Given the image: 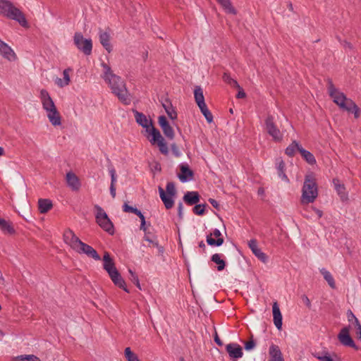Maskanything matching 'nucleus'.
I'll use <instances>...</instances> for the list:
<instances>
[{
  "instance_id": "obj_3",
  "label": "nucleus",
  "mask_w": 361,
  "mask_h": 361,
  "mask_svg": "<svg viewBox=\"0 0 361 361\" xmlns=\"http://www.w3.org/2000/svg\"><path fill=\"white\" fill-rule=\"evenodd\" d=\"M0 15L18 22L23 27L27 25L23 12L10 1L0 0Z\"/></svg>"
},
{
  "instance_id": "obj_45",
  "label": "nucleus",
  "mask_w": 361,
  "mask_h": 361,
  "mask_svg": "<svg viewBox=\"0 0 361 361\" xmlns=\"http://www.w3.org/2000/svg\"><path fill=\"white\" fill-rule=\"evenodd\" d=\"M223 79L226 82L228 83L231 86L240 88V85H238V82L235 80L231 78L229 75L224 73Z\"/></svg>"
},
{
  "instance_id": "obj_51",
  "label": "nucleus",
  "mask_w": 361,
  "mask_h": 361,
  "mask_svg": "<svg viewBox=\"0 0 361 361\" xmlns=\"http://www.w3.org/2000/svg\"><path fill=\"white\" fill-rule=\"evenodd\" d=\"M123 210L125 212H131V213H133L135 214H136L137 213V212L139 211L137 208L133 207L131 206H129L127 203H125L123 204Z\"/></svg>"
},
{
  "instance_id": "obj_38",
  "label": "nucleus",
  "mask_w": 361,
  "mask_h": 361,
  "mask_svg": "<svg viewBox=\"0 0 361 361\" xmlns=\"http://www.w3.org/2000/svg\"><path fill=\"white\" fill-rule=\"evenodd\" d=\"M276 169H277V171H278L279 176L282 180L288 181V177L285 174V163H284V161L282 159H278L276 160Z\"/></svg>"
},
{
  "instance_id": "obj_61",
  "label": "nucleus",
  "mask_w": 361,
  "mask_h": 361,
  "mask_svg": "<svg viewBox=\"0 0 361 361\" xmlns=\"http://www.w3.org/2000/svg\"><path fill=\"white\" fill-rule=\"evenodd\" d=\"M214 341L216 342V343L219 345V346H221L223 345V343L221 342V341L220 340V338H219L217 334H215V336H214Z\"/></svg>"
},
{
  "instance_id": "obj_54",
  "label": "nucleus",
  "mask_w": 361,
  "mask_h": 361,
  "mask_svg": "<svg viewBox=\"0 0 361 361\" xmlns=\"http://www.w3.org/2000/svg\"><path fill=\"white\" fill-rule=\"evenodd\" d=\"M314 356L320 361H334L327 353H325L324 355L317 354Z\"/></svg>"
},
{
  "instance_id": "obj_57",
  "label": "nucleus",
  "mask_w": 361,
  "mask_h": 361,
  "mask_svg": "<svg viewBox=\"0 0 361 361\" xmlns=\"http://www.w3.org/2000/svg\"><path fill=\"white\" fill-rule=\"evenodd\" d=\"M301 299H302V301L303 302V303H305L307 307H311V302L307 295H303L301 297Z\"/></svg>"
},
{
  "instance_id": "obj_30",
  "label": "nucleus",
  "mask_w": 361,
  "mask_h": 361,
  "mask_svg": "<svg viewBox=\"0 0 361 361\" xmlns=\"http://www.w3.org/2000/svg\"><path fill=\"white\" fill-rule=\"evenodd\" d=\"M110 36L109 34L106 32H102L100 30L99 32V41L102 46L105 48V49L110 52L112 49V47L109 42Z\"/></svg>"
},
{
  "instance_id": "obj_29",
  "label": "nucleus",
  "mask_w": 361,
  "mask_h": 361,
  "mask_svg": "<svg viewBox=\"0 0 361 361\" xmlns=\"http://www.w3.org/2000/svg\"><path fill=\"white\" fill-rule=\"evenodd\" d=\"M333 183L334 188L343 201H345L348 199V194L345 192V188L343 184H341L338 179H334Z\"/></svg>"
},
{
  "instance_id": "obj_10",
  "label": "nucleus",
  "mask_w": 361,
  "mask_h": 361,
  "mask_svg": "<svg viewBox=\"0 0 361 361\" xmlns=\"http://www.w3.org/2000/svg\"><path fill=\"white\" fill-rule=\"evenodd\" d=\"M149 137H151L150 138L148 137L149 139V142L152 145L157 144L161 154L164 155L169 154V148L167 144L159 130H154V133H152Z\"/></svg>"
},
{
  "instance_id": "obj_39",
  "label": "nucleus",
  "mask_w": 361,
  "mask_h": 361,
  "mask_svg": "<svg viewBox=\"0 0 361 361\" xmlns=\"http://www.w3.org/2000/svg\"><path fill=\"white\" fill-rule=\"evenodd\" d=\"M0 229L6 233L13 234L15 232L11 223L4 219L0 218Z\"/></svg>"
},
{
  "instance_id": "obj_17",
  "label": "nucleus",
  "mask_w": 361,
  "mask_h": 361,
  "mask_svg": "<svg viewBox=\"0 0 361 361\" xmlns=\"http://www.w3.org/2000/svg\"><path fill=\"white\" fill-rule=\"evenodd\" d=\"M66 180L68 186L73 191H78L81 187V183L78 177L72 171H69L66 175Z\"/></svg>"
},
{
  "instance_id": "obj_4",
  "label": "nucleus",
  "mask_w": 361,
  "mask_h": 361,
  "mask_svg": "<svg viewBox=\"0 0 361 361\" xmlns=\"http://www.w3.org/2000/svg\"><path fill=\"white\" fill-rule=\"evenodd\" d=\"M318 195L316 180L312 174L305 176L302 189L301 202L302 204L312 203Z\"/></svg>"
},
{
  "instance_id": "obj_21",
  "label": "nucleus",
  "mask_w": 361,
  "mask_h": 361,
  "mask_svg": "<svg viewBox=\"0 0 361 361\" xmlns=\"http://www.w3.org/2000/svg\"><path fill=\"white\" fill-rule=\"evenodd\" d=\"M72 71L70 68L65 69L63 71V78H56L54 80L55 84L61 88L68 86L71 82L70 73Z\"/></svg>"
},
{
  "instance_id": "obj_53",
  "label": "nucleus",
  "mask_w": 361,
  "mask_h": 361,
  "mask_svg": "<svg viewBox=\"0 0 361 361\" xmlns=\"http://www.w3.org/2000/svg\"><path fill=\"white\" fill-rule=\"evenodd\" d=\"M314 356L320 361H334L327 353H325L324 355L317 354Z\"/></svg>"
},
{
  "instance_id": "obj_5",
  "label": "nucleus",
  "mask_w": 361,
  "mask_h": 361,
  "mask_svg": "<svg viewBox=\"0 0 361 361\" xmlns=\"http://www.w3.org/2000/svg\"><path fill=\"white\" fill-rule=\"evenodd\" d=\"M94 209L96 210V221L98 224V225L105 231L108 232L109 234H113L114 226L112 222L108 217L107 214L100 206L97 204L94 205Z\"/></svg>"
},
{
  "instance_id": "obj_47",
  "label": "nucleus",
  "mask_w": 361,
  "mask_h": 361,
  "mask_svg": "<svg viewBox=\"0 0 361 361\" xmlns=\"http://www.w3.org/2000/svg\"><path fill=\"white\" fill-rule=\"evenodd\" d=\"M144 240L149 242V243L152 244L154 246H156L159 247L160 251H162V247L159 246L158 242L153 238H151L149 235L148 233H146L145 234V236L143 237Z\"/></svg>"
},
{
  "instance_id": "obj_63",
  "label": "nucleus",
  "mask_w": 361,
  "mask_h": 361,
  "mask_svg": "<svg viewBox=\"0 0 361 361\" xmlns=\"http://www.w3.org/2000/svg\"><path fill=\"white\" fill-rule=\"evenodd\" d=\"M171 148L174 152V154L176 155V156H179V152H178V149L176 147V145L175 144L172 145H171Z\"/></svg>"
},
{
  "instance_id": "obj_26",
  "label": "nucleus",
  "mask_w": 361,
  "mask_h": 361,
  "mask_svg": "<svg viewBox=\"0 0 361 361\" xmlns=\"http://www.w3.org/2000/svg\"><path fill=\"white\" fill-rule=\"evenodd\" d=\"M113 283L118 287L123 288L126 292L128 293V290L126 286V283L118 271H114L111 275H109Z\"/></svg>"
},
{
  "instance_id": "obj_36",
  "label": "nucleus",
  "mask_w": 361,
  "mask_h": 361,
  "mask_svg": "<svg viewBox=\"0 0 361 361\" xmlns=\"http://www.w3.org/2000/svg\"><path fill=\"white\" fill-rule=\"evenodd\" d=\"M302 147L296 141H293L292 143L287 147L286 149V154L289 157H293L295 155L296 152H300V149Z\"/></svg>"
},
{
  "instance_id": "obj_52",
  "label": "nucleus",
  "mask_w": 361,
  "mask_h": 361,
  "mask_svg": "<svg viewBox=\"0 0 361 361\" xmlns=\"http://www.w3.org/2000/svg\"><path fill=\"white\" fill-rule=\"evenodd\" d=\"M256 346V343L252 338L245 343V349L247 351L253 350Z\"/></svg>"
},
{
  "instance_id": "obj_18",
  "label": "nucleus",
  "mask_w": 361,
  "mask_h": 361,
  "mask_svg": "<svg viewBox=\"0 0 361 361\" xmlns=\"http://www.w3.org/2000/svg\"><path fill=\"white\" fill-rule=\"evenodd\" d=\"M226 350L231 358L238 359L243 357V349L240 345L235 343H231L226 345Z\"/></svg>"
},
{
  "instance_id": "obj_37",
  "label": "nucleus",
  "mask_w": 361,
  "mask_h": 361,
  "mask_svg": "<svg viewBox=\"0 0 361 361\" xmlns=\"http://www.w3.org/2000/svg\"><path fill=\"white\" fill-rule=\"evenodd\" d=\"M222 255L216 253L213 255L211 257V260L217 264V270L222 271L226 267L225 261L221 258Z\"/></svg>"
},
{
  "instance_id": "obj_8",
  "label": "nucleus",
  "mask_w": 361,
  "mask_h": 361,
  "mask_svg": "<svg viewBox=\"0 0 361 361\" xmlns=\"http://www.w3.org/2000/svg\"><path fill=\"white\" fill-rule=\"evenodd\" d=\"M74 43L76 47L86 55H90L92 51V40L85 39L81 33L76 32L74 36Z\"/></svg>"
},
{
  "instance_id": "obj_64",
  "label": "nucleus",
  "mask_w": 361,
  "mask_h": 361,
  "mask_svg": "<svg viewBox=\"0 0 361 361\" xmlns=\"http://www.w3.org/2000/svg\"><path fill=\"white\" fill-rule=\"evenodd\" d=\"M146 222H141L140 229L142 230L145 233H147Z\"/></svg>"
},
{
  "instance_id": "obj_56",
  "label": "nucleus",
  "mask_w": 361,
  "mask_h": 361,
  "mask_svg": "<svg viewBox=\"0 0 361 361\" xmlns=\"http://www.w3.org/2000/svg\"><path fill=\"white\" fill-rule=\"evenodd\" d=\"M109 173L111 176V185H116V171L114 168L109 169Z\"/></svg>"
},
{
  "instance_id": "obj_44",
  "label": "nucleus",
  "mask_w": 361,
  "mask_h": 361,
  "mask_svg": "<svg viewBox=\"0 0 361 361\" xmlns=\"http://www.w3.org/2000/svg\"><path fill=\"white\" fill-rule=\"evenodd\" d=\"M125 356L128 361H139L137 355L133 353L128 347L125 349Z\"/></svg>"
},
{
  "instance_id": "obj_58",
  "label": "nucleus",
  "mask_w": 361,
  "mask_h": 361,
  "mask_svg": "<svg viewBox=\"0 0 361 361\" xmlns=\"http://www.w3.org/2000/svg\"><path fill=\"white\" fill-rule=\"evenodd\" d=\"M239 89V91L237 94V97L239 98V99H242V98H244L245 97V92L243 91V90L242 88H238Z\"/></svg>"
},
{
  "instance_id": "obj_35",
  "label": "nucleus",
  "mask_w": 361,
  "mask_h": 361,
  "mask_svg": "<svg viewBox=\"0 0 361 361\" xmlns=\"http://www.w3.org/2000/svg\"><path fill=\"white\" fill-rule=\"evenodd\" d=\"M162 106L167 114L168 116L172 119L174 120L177 118V113L175 111L174 108L173 107L171 103L169 101H165Z\"/></svg>"
},
{
  "instance_id": "obj_34",
  "label": "nucleus",
  "mask_w": 361,
  "mask_h": 361,
  "mask_svg": "<svg viewBox=\"0 0 361 361\" xmlns=\"http://www.w3.org/2000/svg\"><path fill=\"white\" fill-rule=\"evenodd\" d=\"M52 207L51 202L48 199H39L38 201L39 211L42 214L47 213Z\"/></svg>"
},
{
  "instance_id": "obj_60",
  "label": "nucleus",
  "mask_w": 361,
  "mask_h": 361,
  "mask_svg": "<svg viewBox=\"0 0 361 361\" xmlns=\"http://www.w3.org/2000/svg\"><path fill=\"white\" fill-rule=\"evenodd\" d=\"M210 204L216 209H218L219 208V203L216 200H214V199H209V200Z\"/></svg>"
},
{
  "instance_id": "obj_33",
  "label": "nucleus",
  "mask_w": 361,
  "mask_h": 361,
  "mask_svg": "<svg viewBox=\"0 0 361 361\" xmlns=\"http://www.w3.org/2000/svg\"><path fill=\"white\" fill-rule=\"evenodd\" d=\"M194 97H195V102H196L198 107L206 104L204 102L203 90L201 88V87H200V86L195 87V90H194Z\"/></svg>"
},
{
  "instance_id": "obj_2",
  "label": "nucleus",
  "mask_w": 361,
  "mask_h": 361,
  "mask_svg": "<svg viewBox=\"0 0 361 361\" xmlns=\"http://www.w3.org/2000/svg\"><path fill=\"white\" fill-rule=\"evenodd\" d=\"M327 90L333 102L336 104L340 109L348 112H352L356 118L360 116V109L355 103L352 99L347 98L345 94L336 88L331 80L328 82Z\"/></svg>"
},
{
  "instance_id": "obj_12",
  "label": "nucleus",
  "mask_w": 361,
  "mask_h": 361,
  "mask_svg": "<svg viewBox=\"0 0 361 361\" xmlns=\"http://www.w3.org/2000/svg\"><path fill=\"white\" fill-rule=\"evenodd\" d=\"M207 244L212 247H219L224 243V238L221 231L215 228L212 233L208 234L206 237Z\"/></svg>"
},
{
  "instance_id": "obj_42",
  "label": "nucleus",
  "mask_w": 361,
  "mask_h": 361,
  "mask_svg": "<svg viewBox=\"0 0 361 361\" xmlns=\"http://www.w3.org/2000/svg\"><path fill=\"white\" fill-rule=\"evenodd\" d=\"M13 361H40V360L34 355H25L15 357Z\"/></svg>"
},
{
  "instance_id": "obj_59",
  "label": "nucleus",
  "mask_w": 361,
  "mask_h": 361,
  "mask_svg": "<svg viewBox=\"0 0 361 361\" xmlns=\"http://www.w3.org/2000/svg\"><path fill=\"white\" fill-rule=\"evenodd\" d=\"M110 193L113 198L116 197V186L114 185H110Z\"/></svg>"
},
{
  "instance_id": "obj_20",
  "label": "nucleus",
  "mask_w": 361,
  "mask_h": 361,
  "mask_svg": "<svg viewBox=\"0 0 361 361\" xmlns=\"http://www.w3.org/2000/svg\"><path fill=\"white\" fill-rule=\"evenodd\" d=\"M72 71L70 68L65 69L63 71V78H56L54 80L55 84L61 88L68 86L71 82L70 73Z\"/></svg>"
},
{
  "instance_id": "obj_27",
  "label": "nucleus",
  "mask_w": 361,
  "mask_h": 361,
  "mask_svg": "<svg viewBox=\"0 0 361 361\" xmlns=\"http://www.w3.org/2000/svg\"><path fill=\"white\" fill-rule=\"evenodd\" d=\"M46 114L49 122L54 126H59L61 124V117L57 109Z\"/></svg>"
},
{
  "instance_id": "obj_41",
  "label": "nucleus",
  "mask_w": 361,
  "mask_h": 361,
  "mask_svg": "<svg viewBox=\"0 0 361 361\" xmlns=\"http://www.w3.org/2000/svg\"><path fill=\"white\" fill-rule=\"evenodd\" d=\"M301 156L302 158L309 164L311 165H314L316 164V159L314 157V155L309 151L303 149H300V152Z\"/></svg>"
},
{
  "instance_id": "obj_6",
  "label": "nucleus",
  "mask_w": 361,
  "mask_h": 361,
  "mask_svg": "<svg viewBox=\"0 0 361 361\" xmlns=\"http://www.w3.org/2000/svg\"><path fill=\"white\" fill-rule=\"evenodd\" d=\"M134 116L136 122L145 129L146 136L147 137H149V136L154 133V130H157V129L154 127L152 120L148 119L144 114L134 111Z\"/></svg>"
},
{
  "instance_id": "obj_46",
  "label": "nucleus",
  "mask_w": 361,
  "mask_h": 361,
  "mask_svg": "<svg viewBox=\"0 0 361 361\" xmlns=\"http://www.w3.org/2000/svg\"><path fill=\"white\" fill-rule=\"evenodd\" d=\"M128 272L130 274V280L135 284V286L141 289L140 281L138 276L137 274L133 271L131 269H128Z\"/></svg>"
},
{
  "instance_id": "obj_32",
  "label": "nucleus",
  "mask_w": 361,
  "mask_h": 361,
  "mask_svg": "<svg viewBox=\"0 0 361 361\" xmlns=\"http://www.w3.org/2000/svg\"><path fill=\"white\" fill-rule=\"evenodd\" d=\"M226 13L235 15L237 11L230 0H216Z\"/></svg>"
},
{
  "instance_id": "obj_49",
  "label": "nucleus",
  "mask_w": 361,
  "mask_h": 361,
  "mask_svg": "<svg viewBox=\"0 0 361 361\" xmlns=\"http://www.w3.org/2000/svg\"><path fill=\"white\" fill-rule=\"evenodd\" d=\"M166 190L169 195L173 196L176 194L175 185L172 182H169L167 183Z\"/></svg>"
},
{
  "instance_id": "obj_28",
  "label": "nucleus",
  "mask_w": 361,
  "mask_h": 361,
  "mask_svg": "<svg viewBox=\"0 0 361 361\" xmlns=\"http://www.w3.org/2000/svg\"><path fill=\"white\" fill-rule=\"evenodd\" d=\"M159 192L160 197H161L162 202H164L166 208V209L172 208L173 206V203H174L173 197H172L173 196L166 195L165 193L164 189L161 187L159 188Z\"/></svg>"
},
{
  "instance_id": "obj_48",
  "label": "nucleus",
  "mask_w": 361,
  "mask_h": 361,
  "mask_svg": "<svg viewBox=\"0 0 361 361\" xmlns=\"http://www.w3.org/2000/svg\"><path fill=\"white\" fill-rule=\"evenodd\" d=\"M346 315H347L348 321L351 324L352 326L356 323V320H358V319L355 316V314L353 313V312L350 310L347 311Z\"/></svg>"
},
{
  "instance_id": "obj_50",
  "label": "nucleus",
  "mask_w": 361,
  "mask_h": 361,
  "mask_svg": "<svg viewBox=\"0 0 361 361\" xmlns=\"http://www.w3.org/2000/svg\"><path fill=\"white\" fill-rule=\"evenodd\" d=\"M204 204H196L193 208V212L197 215H202L204 213Z\"/></svg>"
},
{
  "instance_id": "obj_13",
  "label": "nucleus",
  "mask_w": 361,
  "mask_h": 361,
  "mask_svg": "<svg viewBox=\"0 0 361 361\" xmlns=\"http://www.w3.org/2000/svg\"><path fill=\"white\" fill-rule=\"evenodd\" d=\"M75 251L80 254H85L87 256L93 258L95 260H100V257L97 251L90 245L82 242L79 243V246Z\"/></svg>"
},
{
  "instance_id": "obj_24",
  "label": "nucleus",
  "mask_w": 361,
  "mask_h": 361,
  "mask_svg": "<svg viewBox=\"0 0 361 361\" xmlns=\"http://www.w3.org/2000/svg\"><path fill=\"white\" fill-rule=\"evenodd\" d=\"M0 53L8 61H14L16 59V54L13 49L2 41L0 44Z\"/></svg>"
},
{
  "instance_id": "obj_43",
  "label": "nucleus",
  "mask_w": 361,
  "mask_h": 361,
  "mask_svg": "<svg viewBox=\"0 0 361 361\" xmlns=\"http://www.w3.org/2000/svg\"><path fill=\"white\" fill-rule=\"evenodd\" d=\"M199 108H200L202 114L205 117L207 121L209 123H212L213 121V116H212V113L209 111V110L208 109L207 105L204 104L203 106H200Z\"/></svg>"
},
{
  "instance_id": "obj_62",
  "label": "nucleus",
  "mask_w": 361,
  "mask_h": 361,
  "mask_svg": "<svg viewBox=\"0 0 361 361\" xmlns=\"http://www.w3.org/2000/svg\"><path fill=\"white\" fill-rule=\"evenodd\" d=\"M136 215L139 216L141 222H146L144 215L142 214V212L140 210L137 212Z\"/></svg>"
},
{
  "instance_id": "obj_11",
  "label": "nucleus",
  "mask_w": 361,
  "mask_h": 361,
  "mask_svg": "<svg viewBox=\"0 0 361 361\" xmlns=\"http://www.w3.org/2000/svg\"><path fill=\"white\" fill-rule=\"evenodd\" d=\"M39 98L42 108L46 113L57 109L53 99L46 90L42 89L40 90Z\"/></svg>"
},
{
  "instance_id": "obj_14",
  "label": "nucleus",
  "mask_w": 361,
  "mask_h": 361,
  "mask_svg": "<svg viewBox=\"0 0 361 361\" xmlns=\"http://www.w3.org/2000/svg\"><path fill=\"white\" fill-rule=\"evenodd\" d=\"M64 242L75 251L81 240L75 235L71 229H67L63 234Z\"/></svg>"
},
{
  "instance_id": "obj_23",
  "label": "nucleus",
  "mask_w": 361,
  "mask_h": 361,
  "mask_svg": "<svg viewBox=\"0 0 361 361\" xmlns=\"http://www.w3.org/2000/svg\"><path fill=\"white\" fill-rule=\"evenodd\" d=\"M104 261V269L108 273L109 276L111 275L114 271H117V269L115 267V264L113 259L111 258L108 252H105L103 257Z\"/></svg>"
},
{
  "instance_id": "obj_9",
  "label": "nucleus",
  "mask_w": 361,
  "mask_h": 361,
  "mask_svg": "<svg viewBox=\"0 0 361 361\" xmlns=\"http://www.w3.org/2000/svg\"><path fill=\"white\" fill-rule=\"evenodd\" d=\"M350 328L351 326L349 325L341 329L339 334H338V339L343 346L350 347L354 349H357V348L353 339L350 335Z\"/></svg>"
},
{
  "instance_id": "obj_22",
  "label": "nucleus",
  "mask_w": 361,
  "mask_h": 361,
  "mask_svg": "<svg viewBox=\"0 0 361 361\" xmlns=\"http://www.w3.org/2000/svg\"><path fill=\"white\" fill-rule=\"evenodd\" d=\"M272 312L274 324L276 327L280 330L282 327V314L276 302H274L272 305Z\"/></svg>"
},
{
  "instance_id": "obj_19",
  "label": "nucleus",
  "mask_w": 361,
  "mask_h": 361,
  "mask_svg": "<svg viewBox=\"0 0 361 361\" xmlns=\"http://www.w3.org/2000/svg\"><path fill=\"white\" fill-rule=\"evenodd\" d=\"M180 173L178 175V177L182 183H185L192 179L193 172L187 164H180Z\"/></svg>"
},
{
  "instance_id": "obj_40",
  "label": "nucleus",
  "mask_w": 361,
  "mask_h": 361,
  "mask_svg": "<svg viewBox=\"0 0 361 361\" xmlns=\"http://www.w3.org/2000/svg\"><path fill=\"white\" fill-rule=\"evenodd\" d=\"M320 272L331 288H336V284L331 274L324 268L320 269Z\"/></svg>"
},
{
  "instance_id": "obj_25",
  "label": "nucleus",
  "mask_w": 361,
  "mask_h": 361,
  "mask_svg": "<svg viewBox=\"0 0 361 361\" xmlns=\"http://www.w3.org/2000/svg\"><path fill=\"white\" fill-rule=\"evenodd\" d=\"M269 361H284L281 351L278 345L272 344L269 347Z\"/></svg>"
},
{
  "instance_id": "obj_55",
  "label": "nucleus",
  "mask_w": 361,
  "mask_h": 361,
  "mask_svg": "<svg viewBox=\"0 0 361 361\" xmlns=\"http://www.w3.org/2000/svg\"><path fill=\"white\" fill-rule=\"evenodd\" d=\"M353 326L355 329L357 338L361 341V324L359 320H356V323Z\"/></svg>"
},
{
  "instance_id": "obj_7",
  "label": "nucleus",
  "mask_w": 361,
  "mask_h": 361,
  "mask_svg": "<svg viewBox=\"0 0 361 361\" xmlns=\"http://www.w3.org/2000/svg\"><path fill=\"white\" fill-rule=\"evenodd\" d=\"M266 130L271 136L274 140L280 142L283 139V133L276 127L274 122V118L271 116H267L265 120Z\"/></svg>"
},
{
  "instance_id": "obj_16",
  "label": "nucleus",
  "mask_w": 361,
  "mask_h": 361,
  "mask_svg": "<svg viewBox=\"0 0 361 361\" xmlns=\"http://www.w3.org/2000/svg\"><path fill=\"white\" fill-rule=\"evenodd\" d=\"M158 123L165 136L169 140H173L175 136L174 130L169 125L166 118L164 116H159Z\"/></svg>"
},
{
  "instance_id": "obj_15",
  "label": "nucleus",
  "mask_w": 361,
  "mask_h": 361,
  "mask_svg": "<svg viewBox=\"0 0 361 361\" xmlns=\"http://www.w3.org/2000/svg\"><path fill=\"white\" fill-rule=\"evenodd\" d=\"M248 246L250 249L252 250V253L255 255L256 257L262 262L266 264L268 262L267 255L262 251V250L258 247L257 242L255 239H252L248 242Z\"/></svg>"
},
{
  "instance_id": "obj_31",
  "label": "nucleus",
  "mask_w": 361,
  "mask_h": 361,
  "mask_svg": "<svg viewBox=\"0 0 361 361\" xmlns=\"http://www.w3.org/2000/svg\"><path fill=\"white\" fill-rule=\"evenodd\" d=\"M184 201L190 204H195L200 201V196L197 192H187L183 197Z\"/></svg>"
},
{
  "instance_id": "obj_1",
  "label": "nucleus",
  "mask_w": 361,
  "mask_h": 361,
  "mask_svg": "<svg viewBox=\"0 0 361 361\" xmlns=\"http://www.w3.org/2000/svg\"><path fill=\"white\" fill-rule=\"evenodd\" d=\"M102 67L103 68L102 77L109 85L112 93L123 104H130V94L126 88L125 81L120 76L114 74L106 63H102Z\"/></svg>"
}]
</instances>
